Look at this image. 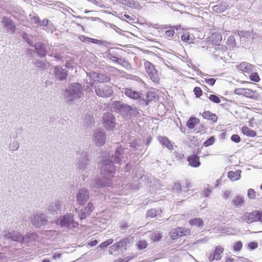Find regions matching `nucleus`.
Returning a JSON list of instances; mask_svg holds the SVG:
<instances>
[{
    "mask_svg": "<svg viewBox=\"0 0 262 262\" xmlns=\"http://www.w3.org/2000/svg\"><path fill=\"white\" fill-rule=\"evenodd\" d=\"M212 51L213 56L216 60L223 59L225 58L224 54L227 52V48L222 45L215 46Z\"/></svg>",
    "mask_w": 262,
    "mask_h": 262,
    "instance_id": "16",
    "label": "nucleus"
},
{
    "mask_svg": "<svg viewBox=\"0 0 262 262\" xmlns=\"http://www.w3.org/2000/svg\"><path fill=\"white\" fill-rule=\"evenodd\" d=\"M29 16L31 17L30 19L32 23L38 25L40 19L38 16H31V15L30 14Z\"/></svg>",
    "mask_w": 262,
    "mask_h": 262,
    "instance_id": "62",
    "label": "nucleus"
},
{
    "mask_svg": "<svg viewBox=\"0 0 262 262\" xmlns=\"http://www.w3.org/2000/svg\"><path fill=\"white\" fill-rule=\"evenodd\" d=\"M113 242V239L112 238H110L107 239V241L102 243L99 247L101 248H104L107 247L108 245L112 244Z\"/></svg>",
    "mask_w": 262,
    "mask_h": 262,
    "instance_id": "56",
    "label": "nucleus"
},
{
    "mask_svg": "<svg viewBox=\"0 0 262 262\" xmlns=\"http://www.w3.org/2000/svg\"><path fill=\"white\" fill-rule=\"evenodd\" d=\"M94 209V205L91 202H89L86 207H85L83 210L86 211L87 214H89V215L91 214V212Z\"/></svg>",
    "mask_w": 262,
    "mask_h": 262,
    "instance_id": "46",
    "label": "nucleus"
},
{
    "mask_svg": "<svg viewBox=\"0 0 262 262\" xmlns=\"http://www.w3.org/2000/svg\"><path fill=\"white\" fill-rule=\"evenodd\" d=\"M113 161L110 159H103L100 166L101 173L103 176L112 177L115 173V167Z\"/></svg>",
    "mask_w": 262,
    "mask_h": 262,
    "instance_id": "4",
    "label": "nucleus"
},
{
    "mask_svg": "<svg viewBox=\"0 0 262 262\" xmlns=\"http://www.w3.org/2000/svg\"><path fill=\"white\" fill-rule=\"evenodd\" d=\"M182 186L179 183H176L172 188V190L174 192L179 193L182 191Z\"/></svg>",
    "mask_w": 262,
    "mask_h": 262,
    "instance_id": "51",
    "label": "nucleus"
},
{
    "mask_svg": "<svg viewBox=\"0 0 262 262\" xmlns=\"http://www.w3.org/2000/svg\"><path fill=\"white\" fill-rule=\"evenodd\" d=\"M174 35V30L171 27H170L169 29L165 31L164 36L168 39H170L173 38Z\"/></svg>",
    "mask_w": 262,
    "mask_h": 262,
    "instance_id": "44",
    "label": "nucleus"
},
{
    "mask_svg": "<svg viewBox=\"0 0 262 262\" xmlns=\"http://www.w3.org/2000/svg\"><path fill=\"white\" fill-rule=\"evenodd\" d=\"M129 243V239L127 238H124L123 239L120 240L117 243H115L117 247L118 248L119 251H122V249L125 248V246L127 245V244Z\"/></svg>",
    "mask_w": 262,
    "mask_h": 262,
    "instance_id": "39",
    "label": "nucleus"
},
{
    "mask_svg": "<svg viewBox=\"0 0 262 262\" xmlns=\"http://www.w3.org/2000/svg\"><path fill=\"white\" fill-rule=\"evenodd\" d=\"M189 224L192 226L200 228H202L204 225V222L203 220L198 217L190 220L189 221Z\"/></svg>",
    "mask_w": 262,
    "mask_h": 262,
    "instance_id": "27",
    "label": "nucleus"
},
{
    "mask_svg": "<svg viewBox=\"0 0 262 262\" xmlns=\"http://www.w3.org/2000/svg\"><path fill=\"white\" fill-rule=\"evenodd\" d=\"M161 212L162 211L160 209L155 208L148 210L146 212V217L154 218L160 215Z\"/></svg>",
    "mask_w": 262,
    "mask_h": 262,
    "instance_id": "37",
    "label": "nucleus"
},
{
    "mask_svg": "<svg viewBox=\"0 0 262 262\" xmlns=\"http://www.w3.org/2000/svg\"><path fill=\"white\" fill-rule=\"evenodd\" d=\"M202 115L204 119L210 120L213 122H216L217 120V117L214 114H212L209 111L204 112Z\"/></svg>",
    "mask_w": 262,
    "mask_h": 262,
    "instance_id": "34",
    "label": "nucleus"
},
{
    "mask_svg": "<svg viewBox=\"0 0 262 262\" xmlns=\"http://www.w3.org/2000/svg\"><path fill=\"white\" fill-rule=\"evenodd\" d=\"M59 225L61 227H67L68 228H76L78 226L77 222L74 221L73 215L71 213H67L61 216L58 220Z\"/></svg>",
    "mask_w": 262,
    "mask_h": 262,
    "instance_id": "6",
    "label": "nucleus"
},
{
    "mask_svg": "<svg viewBox=\"0 0 262 262\" xmlns=\"http://www.w3.org/2000/svg\"><path fill=\"white\" fill-rule=\"evenodd\" d=\"M138 249L142 250L146 248L147 246V243L145 241H140L137 244Z\"/></svg>",
    "mask_w": 262,
    "mask_h": 262,
    "instance_id": "52",
    "label": "nucleus"
},
{
    "mask_svg": "<svg viewBox=\"0 0 262 262\" xmlns=\"http://www.w3.org/2000/svg\"><path fill=\"white\" fill-rule=\"evenodd\" d=\"M76 199L79 205H84L90 199L89 191L85 188L79 189L76 193Z\"/></svg>",
    "mask_w": 262,
    "mask_h": 262,
    "instance_id": "12",
    "label": "nucleus"
},
{
    "mask_svg": "<svg viewBox=\"0 0 262 262\" xmlns=\"http://www.w3.org/2000/svg\"><path fill=\"white\" fill-rule=\"evenodd\" d=\"M159 140L163 146L166 147L168 149H172V144L167 137H160L159 138Z\"/></svg>",
    "mask_w": 262,
    "mask_h": 262,
    "instance_id": "32",
    "label": "nucleus"
},
{
    "mask_svg": "<svg viewBox=\"0 0 262 262\" xmlns=\"http://www.w3.org/2000/svg\"><path fill=\"white\" fill-rule=\"evenodd\" d=\"M20 33V35L25 39L28 44L31 47H34V43L28 34L26 33Z\"/></svg>",
    "mask_w": 262,
    "mask_h": 262,
    "instance_id": "43",
    "label": "nucleus"
},
{
    "mask_svg": "<svg viewBox=\"0 0 262 262\" xmlns=\"http://www.w3.org/2000/svg\"><path fill=\"white\" fill-rule=\"evenodd\" d=\"M247 195L250 199H254L256 198V192L254 189L250 188L248 190Z\"/></svg>",
    "mask_w": 262,
    "mask_h": 262,
    "instance_id": "54",
    "label": "nucleus"
},
{
    "mask_svg": "<svg viewBox=\"0 0 262 262\" xmlns=\"http://www.w3.org/2000/svg\"><path fill=\"white\" fill-rule=\"evenodd\" d=\"M253 66L246 62L241 63L238 66V69L240 71L249 74L252 71Z\"/></svg>",
    "mask_w": 262,
    "mask_h": 262,
    "instance_id": "30",
    "label": "nucleus"
},
{
    "mask_svg": "<svg viewBox=\"0 0 262 262\" xmlns=\"http://www.w3.org/2000/svg\"><path fill=\"white\" fill-rule=\"evenodd\" d=\"M48 222L46 215L42 213H36L31 217V222L36 228H40L45 226Z\"/></svg>",
    "mask_w": 262,
    "mask_h": 262,
    "instance_id": "8",
    "label": "nucleus"
},
{
    "mask_svg": "<svg viewBox=\"0 0 262 262\" xmlns=\"http://www.w3.org/2000/svg\"><path fill=\"white\" fill-rule=\"evenodd\" d=\"M49 24V20L48 19L45 18L42 20H39V23L38 24L39 27L46 31H48L47 30L48 29V26Z\"/></svg>",
    "mask_w": 262,
    "mask_h": 262,
    "instance_id": "45",
    "label": "nucleus"
},
{
    "mask_svg": "<svg viewBox=\"0 0 262 262\" xmlns=\"http://www.w3.org/2000/svg\"><path fill=\"white\" fill-rule=\"evenodd\" d=\"M222 40V36L220 34L213 33L209 37V41H211L215 46L221 45L220 42Z\"/></svg>",
    "mask_w": 262,
    "mask_h": 262,
    "instance_id": "28",
    "label": "nucleus"
},
{
    "mask_svg": "<svg viewBox=\"0 0 262 262\" xmlns=\"http://www.w3.org/2000/svg\"><path fill=\"white\" fill-rule=\"evenodd\" d=\"M193 92L196 98H199L202 95V91L199 87H195L193 90Z\"/></svg>",
    "mask_w": 262,
    "mask_h": 262,
    "instance_id": "59",
    "label": "nucleus"
},
{
    "mask_svg": "<svg viewBox=\"0 0 262 262\" xmlns=\"http://www.w3.org/2000/svg\"><path fill=\"white\" fill-rule=\"evenodd\" d=\"M102 123L106 130H112L116 126V119L112 113L106 112L103 115Z\"/></svg>",
    "mask_w": 262,
    "mask_h": 262,
    "instance_id": "9",
    "label": "nucleus"
},
{
    "mask_svg": "<svg viewBox=\"0 0 262 262\" xmlns=\"http://www.w3.org/2000/svg\"><path fill=\"white\" fill-rule=\"evenodd\" d=\"M34 65L36 68H37L39 71H44L47 68V64L40 60H36L34 63Z\"/></svg>",
    "mask_w": 262,
    "mask_h": 262,
    "instance_id": "36",
    "label": "nucleus"
},
{
    "mask_svg": "<svg viewBox=\"0 0 262 262\" xmlns=\"http://www.w3.org/2000/svg\"><path fill=\"white\" fill-rule=\"evenodd\" d=\"M62 208V204L60 201H57L50 204L48 208L49 211L53 214H57L58 211H60Z\"/></svg>",
    "mask_w": 262,
    "mask_h": 262,
    "instance_id": "25",
    "label": "nucleus"
},
{
    "mask_svg": "<svg viewBox=\"0 0 262 262\" xmlns=\"http://www.w3.org/2000/svg\"><path fill=\"white\" fill-rule=\"evenodd\" d=\"M190 233V229H185L181 227H177L170 230L169 235L172 239L174 240L183 236L189 235Z\"/></svg>",
    "mask_w": 262,
    "mask_h": 262,
    "instance_id": "14",
    "label": "nucleus"
},
{
    "mask_svg": "<svg viewBox=\"0 0 262 262\" xmlns=\"http://www.w3.org/2000/svg\"><path fill=\"white\" fill-rule=\"evenodd\" d=\"M125 149L122 145H117L114 154H112L111 159L115 163L120 164L124 162L127 159V155Z\"/></svg>",
    "mask_w": 262,
    "mask_h": 262,
    "instance_id": "5",
    "label": "nucleus"
},
{
    "mask_svg": "<svg viewBox=\"0 0 262 262\" xmlns=\"http://www.w3.org/2000/svg\"><path fill=\"white\" fill-rule=\"evenodd\" d=\"M123 93L125 96L132 99H139L141 98L142 94L137 91H133L131 89L125 88L124 89Z\"/></svg>",
    "mask_w": 262,
    "mask_h": 262,
    "instance_id": "24",
    "label": "nucleus"
},
{
    "mask_svg": "<svg viewBox=\"0 0 262 262\" xmlns=\"http://www.w3.org/2000/svg\"><path fill=\"white\" fill-rule=\"evenodd\" d=\"M3 236L6 239L16 241V233L15 231L8 232L5 231L3 233Z\"/></svg>",
    "mask_w": 262,
    "mask_h": 262,
    "instance_id": "38",
    "label": "nucleus"
},
{
    "mask_svg": "<svg viewBox=\"0 0 262 262\" xmlns=\"http://www.w3.org/2000/svg\"><path fill=\"white\" fill-rule=\"evenodd\" d=\"M123 5L127 6H130L132 5L135 4V2L133 0H115Z\"/></svg>",
    "mask_w": 262,
    "mask_h": 262,
    "instance_id": "50",
    "label": "nucleus"
},
{
    "mask_svg": "<svg viewBox=\"0 0 262 262\" xmlns=\"http://www.w3.org/2000/svg\"><path fill=\"white\" fill-rule=\"evenodd\" d=\"M144 66L146 72L151 80L154 82L158 83L160 80V78L154 65L149 61H146L144 63Z\"/></svg>",
    "mask_w": 262,
    "mask_h": 262,
    "instance_id": "13",
    "label": "nucleus"
},
{
    "mask_svg": "<svg viewBox=\"0 0 262 262\" xmlns=\"http://www.w3.org/2000/svg\"><path fill=\"white\" fill-rule=\"evenodd\" d=\"M242 131L244 135L249 137H254L256 136V133L247 126H243L242 128Z\"/></svg>",
    "mask_w": 262,
    "mask_h": 262,
    "instance_id": "35",
    "label": "nucleus"
},
{
    "mask_svg": "<svg viewBox=\"0 0 262 262\" xmlns=\"http://www.w3.org/2000/svg\"><path fill=\"white\" fill-rule=\"evenodd\" d=\"M91 77L95 81L99 83H104L110 81L111 78L110 76L102 73H93L91 75Z\"/></svg>",
    "mask_w": 262,
    "mask_h": 262,
    "instance_id": "21",
    "label": "nucleus"
},
{
    "mask_svg": "<svg viewBox=\"0 0 262 262\" xmlns=\"http://www.w3.org/2000/svg\"><path fill=\"white\" fill-rule=\"evenodd\" d=\"M112 108L116 112L121 114L125 118L135 117L138 114L136 107H132L119 101L113 102Z\"/></svg>",
    "mask_w": 262,
    "mask_h": 262,
    "instance_id": "2",
    "label": "nucleus"
},
{
    "mask_svg": "<svg viewBox=\"0 0 262 262\" xmlns=\"http://www.w3.org/2000/svg\"><path fill=\"white\" fill-rule=\"evenodd\" d=\"M75 212L77 214L78 217L81 220L85 219L87 216H89V214H87L86 211L83 209H80L79 208H76Z\"/></svg>",
    "mask_w": 262,
    "mask_h": 262,
    "instance_id": "41",
    "label": "nucleus"
},
{
    "mask_svg": "<svg viewBox=\"0 0 262 262\" xmlns=\"http://www.w3.org/2000/svg\"><path fill=\"white\" fill-rule=\"evenodd\" d=\"M37 237V235L34 233H28L23 236L17 233V244L19 243L20 246L24 248L29 243L35 241Z\"/></svg>",
    "mask_w": 262,
    "mask_h": 262,
    "instance_id": "10",
    "label": "nucleus"
},
{
    "mask_svg": "<svg viewBox=\"0 0 262 262\" xmlns=\"http://www.w3.org/2000/svg\"><path fill=\"white\" fill-rule=\"evenodd\" d=\"M76 160L77 169L79 172H82L86 170L90 158L89 155L86 149H83L78 151L76 156Z\"/></svg>",
    "mask_w": 262,
    "mask_h": 262,
    "instance_id": "3",
    "label": "nucleus"
},
{
    "mask_svg": "<svg viewBox=\"0 0 262 262\" xmlns=\"http://www.w3.org/2000/svg\"><path fill=\"white\" fill-rule=\"evenodd\" d=\"M223 251L224 248L220 246H218L215 248V249L213 251V253L214 254L215 257H216V260H219L221 258V254L223 253Z\"/></svg>",
    "mask_w": 262,
    "mask_h": 262,
    "instance_id": "42",
    "label": "nucleus"
},
{
    "mask_svg": "<svg viewBox=\"0 0 262 262\" xmlns=\"http://www.w3.org/2000/svg\"><path fill=\"white\" fill-rule=\"evenodd\" d=\"M209 99L215 103H219L221 102L220 99L215 95L211 94L208 97Z\"/></svg>",
    "mask_w": 262,
    "mask_h": 262,
    "instance_id": "53",
    "label": "nucleus"
},
{
    "mask_svg": "<svg viewBox=\"0 0 262 262\" xmlns=\"http://www.w3.org/2000/svg\"><path fill=\"white\" fill-rule=\"evenodd\" d=\"M1 22L8 32L13 33L15 32V25L9 18L4 16L3 17Z\"/></svg>",
    "mask_w": 262,
    "mask_h": 262,
    "instance_id": "22",
    "label": "nucleus"
},
{
    "mask_svg": "<svg viewBox=\"0 0 262 262\" xmlns=\"http://www.w3.org/2000/svg\"><path fill=\"white\" fill-rule=\"evenodd\" d=\"M237 35L241 38V42L243 44L251 42L253 39L252 32L250 31H238Z\"/></svg>",
    "mask_w": 262,
    "mask_h": 262,
    "instance_id": "20",
    "label": "nucleus"
},
{
    "mask_svg": "<svg viewBox=\"0 0 262 262\" xmlns=\"http://www.w3.org/2000/svg\"><path fill=\"white\" fill-rule=\"evenodd\" d=\"M199 157L196 155H192L189 156L187 158V161L189 163V165L193 167H198L201 165L199 161Z\"/></svg>",
    "mask_w": 262,
    "mask_h": 262,
    "instance_id": "26",
    "label": "nucleus"
},
{
    "mask_svg": "<svg viewBox=\"0 0 262 262\" xmlns=\"http://www.w3.org/2000/svg\"><path fill=\"white\" fill-rule=\"evenodd\" d=\"M250 78L252 81L254 82H258L260 80V78L257 73H253L250 75Z\"/></svg>",
    "mask_w": 262,
    "mask_h": 262,
    "instance_id": "57",
    "label": "nucleus"
},
{
    "mask_svg": "<svg viewBox=\"0 0 262 262\" xmlns=\"http://www.w3.org/2000/svg\"><path fill=\"white\" fill-rule=\"evenodd\" d=\"M146 99L149 103L150 101L152 100L155 98V94L153 92H148L146 94Z\"/></svg>",
    "mask_w": 262,
    "mask_h": 262,
    "instance_id": "60",
    "label": "nucleus"
},
{
    "mask_svg": "<svg viewBox=\"0 0 262 262\" xmlns=\"http://www.w3.org/2000/svg\"><path fill=\"white\" fill-rule=\"evenodd\" d=\"M215 142V138L214 136H211L209 138H208L204 143V145L205 147H208L209 146L212 145Z\"/></svg>",
    "mask_w": 262,
    "mask_h": 262,
    "instance_id": "49",
    "label": "nucleus"
},
{
    "mask_svg": "<svg viewBox=\"0 0 262 262\" xmlns=\"http://www.w3.org/2000/svg\"><path fill=\"white\" fill-rule=\"evenodd\" d=\"M34 49L38 57L43 58L47 53V45L42 42L34 43Z\"/></svg>",
    "mask_w": 262,
    "mask_h": 262,
    "instance_id": "17",
    "label": "nucleus"
},
{
    "mask_svg": "<svg viewBox=\"0 0 262 262\" xmlns=\"http://www.w3.org/2000/svg\"><path fill=\"white\" fill-rule=\"evenodd\" d=\"M94 90L96 95L102 98L109 97L113 93L112 87L105 84L95 86Z\"/></svg>",
    "mask_w": 262,
    "mask_h": 262,
    "instance_id": "11",
    "label": "nucleus"
},
{
    "mask_svg": "<svg viewBox=\"0 0 262 262\" xmlns=\"http://www.w3.org/2000/svg\"><path fill=\"white\" fill-rule=\"evenodd\" d=\"M181 39L184 41L188 43L193 42V37L190 33L186 32L181 35Z\"/></svg>",
    "mask_w": 262,
    "mask_h": 262,
    "instance_id": "40",
    "label": "nucleus"
},
{
    "mask_svg": "<svg viewBox=\"0 0 262 262\" xmlns=\"http://www.w3.org/2000/svg\"><path fill=\"white\" fill-rule=\"evenodd\" d=\"M113 182L111 178L103 177L95 180L94 187L97 188H101L105 187H110L112 185Z\"/></svg>",
    "mask_w": 262,
    "mask_h": 262,
    "instance_id": "18",
    "label": "nucleus"
},
{
    "mask_svg": "<svg viewBox=\"0 0 262 262\" xmlns=\"http://www.w3.org/2000/svg\"><path fill=\"white\" fill-rule=\"evenodd\" d=\"M63 95L67 102L71 104L83 97V88L79 83H72L64 90Z\"/></svg>",
    "mask_w": 262,
    "mask_h": 262,
    "instance_id": "1",
    "label": "nucleus"
},
{
    "mask_svg": "<svg viewBox=\"0 0 262 262\" xmlns=\"http://www.w3.org/2000/svg\"><path fill=\"white\" fill-rule=\"evenodd\" d=\"M244 203V200L241 195H236L232 200V204L235 207H241Z\"/></svg>",
    "mask_w": 262,
    "mask_h": 262,
    "instance_id": "33",
    "label": "nucleus"
},
{
    "mask_svg": "<svg viewBox=\"0 0 262 262\" xmlns=\"http://www.w3.org/2000/svg\"><path fill=\"white\" fill-rule=\"evenodd\" d=\"M106 140L105 133L101 129H97L94 133L93 141L99 146H103Z\"/></svg>",
    "mask_w": 262,
    "mask_h": 262,
    "instance_id": "15",
    "label": "nucleus"
},
{
    "mask_svg": "<svg viewBox=\"0 0 262 262\" xmlns=\"http://www.w3.org/2000/svg\"><path fill=\"white\" fill-rule=\"evenodd\" d=\"M162 236L160 232H156L153 233L151 235V238L154 242H159V240L162 238Z\"/></svg>",
    "mask_w": 262,
    "mask_h": 262,
    "instance_id": "47",
    "label": "nucleus"
},
{
    "mask_svg": "<svg viewBox=\"0 0 262 262\" xmlns=\"http://www.w3.org/2000/svg\"><path fill=\"white\" fill-rule=\"evenodd\" d=\"M243 246V244L241 241L236 242L233 246V249L235 251H239L241 250Z\"/></svg>",
    "mask_w": 262,
    "mask_h": 262,
    "instance_id": "58",
    "label": "nucleus"
},
{
    "mask_svg": "<svg viewBox=\"0 0 262 262\" xmlns=\"http://www.w3.org/2000/svg\"><path fill=\"white\" fill-rule=\"evenodd\" d=\"M200 123V120L195 117H191L187 122V126L189 129H193Z\"/></svg>",
    "mask_w": 262,
    "mask_h": 262,
    "instance_id": "31",
    "label": "nucleus"
},
{
    "mask_svg": "<svg viewBox=\"0 0 262 262\" xmlns=\"http://www.w3.org/2000/svg\"><path fill=\"white\" fill-rule=\"evenodd\" d=\"M116 251L119 252V250H118V248L117 247L116 244H115L114 245L111 246L110 247L109 253L110 254H115V252Z\"/></svg>",
    "mask_w": 262,
    "mask_h": 262,
    "instance_id": "61",
    "label": "nucleus"
},
{
    "mask_svg": "<svg viewBox=\"0 0 262 262\" xmlns=\"http://www.w3.org/2000/svg\"><path fill=\"white\" fill-rule=\"evenodd\" d=\"M216 4L212 6V10L218 13H222L226 11L229 5L226 2H217L216 3Z\"/></svg>",
    "mask_w": 262,
    "mask_h": 262,
    "instance_id": "23",
    "label": "nucleus"
},
{
    "mask_svg": "<svg viewBox=\"0 0 262 262\" xmlns=\"http://www.w3.org/2000/svg\"><path fill=\"white\" fill-rule=\"evenodd\" d=\"M244 221L248 224L254 222H260L262 224V212L255 210L251 212H246L242 217Z\"/></svg>",
    "mask_w": 262,
    "mask_h": 262,
    "instance_id": "7",
    "label": "nucleus"
},
{
    "mask_svg": "<svg viewBox=\"0 0 262 262\" xmlns=\"http://www.w3.org/2000/svg\"><path fill=\"white\" fill-rule=\"evenodd\" d=\"M241 170H237L235 171H230L228 173V177L232 181H237L241 178Z\"/></svg>",
    "mask_w": 262,
    "mask_h": 262,
    "instance_id": "29",
    "label": "nucleus"
},
{
    "mask_svg": "<svg viewBox=\"0 0 262 262\" xmlns=\"http://www.w3.org/2000/svg\"><path fill=\"white\" fill-rule=\"evenodd\" d=\"M228 43L230 47H235V38L233 36H230L228 39Z\"/></svg>",
    "mask_w": 262,
    "mask_h": 262,
    "instance_id": "55",
    "label": "nucleus"
},
{
    "mask_svg": "<svg viewBox=\"0 0 262 262\" xmlns=\"http://www.w3.org/2000/svg\"><path fill=\"white\" fill-rule=\"evenodd\" d=\"M121 65L127 70L131 69L130 64L125 59H123Z\"/></svg>",
    "mask_w": 262,
    "mask_h": 262,
    "instance_id": "63",
    "label": "nucleus"
},
{
    "mask_svg": "<svg viewBox=\"0 0 262 262\" xmlns=\"http://www.w3.org/2000/svg\"><path fill=\"white\" fill-rule=\"evenodd\" d=\"M118 225H119L120 229L122 230H126L129 227L127 222H126V221H121L118 223Z\"/></svg>",
    "mask_w": 262,
    "mask_h": 262,
    "instance_id": "48",
    "label": "nucleus"
},
{
    "mask_svg": "<svg viewBox=\"0 0 262 262\" xmlns=\"http://www.w3.org/2000/svg\"><path fill=\"white\" fill-rule=\"evenodd\" d=\"M54 74L56 78L60 81L65 80L68 76L66 70L59 66L54 67Z\"/></svg>",
    "mask_w": 262,
    "mask_h": 262,
    "instance_id": "19",
    "label": "nucleus"
},
{
    "mask_svg": "<svg viewBox=\"0 0 262 262\" xmlns=\"http://www.w3.org/2000/svg\"><path fill=\"white\" fill-rule=\"evenodd\" d=\"M231 140L235 143H239L241 141L240 137L236 134L233 135L231 137Z\"/></svg>",
    "mask_w": 262,
    "mask_h": 262,
    "instance_id": "64",
    "label": "nucleus"
}]
</instances>
